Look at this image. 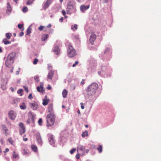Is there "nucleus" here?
I'll use <instances>...</instances> for the list:
<instances>
[{"label": "nucleus", "instance_id": "nucleus-61", "mask_svg": "<svg viewBox=\"0 0 161 161\" xmlns=\"http://www.w3.org/2000/svg\"><path fill=\"white\" fill-rule=\"evenodd\" d=\"M74 37L75 38V39L76 40L79 39V37H78V36H75Z\"/></svg>", "mask_w": 161, "mask_h": 161}, {"label": "nucleus", "instance_id": "nucleus-59", "mask_svg": "<svg viewBox=\"0 0 161 161\" xmlns=\"http://www.w3.org/2000/svg\"><path fill=\"white\" fill-rule=\"evenodd\" d=\"M63 21V17H62L59 19V21L60 22H62Z\"/></svg>", "mask_w": 161, "mask_h": 161}, {"label": "nucleus", "instance_id": "nucleus-39", "mask_svg": "<svg viewBox=\"0 0 161 161\" xmlns=\"http://www.w3.org/2000/svg\"><path fill=\"white\" fill-rule=\"evenodd\" d=\"M34 79L35 80L38 82L39 81V77L38 76H36L34 77Z\"/></svg>", "mask_w": 161, "mask_h": 161}, {"label": "nucleus", "instance_id": "nucleus-10", "mask_svg": "<svg viewBox=\"0 0 161 161\" xmlns=\"http://www.w3.org/2000/svg\"><path fill=\"white\" fill-rule=\"evenodd\" d=\"M85 147L83 146L79 145L77 147V151H79L81 152L82 154H84V150Z\"/></svg>", "mask_w": 161, "mask_h": 161}, {"label": "nucleus", "instance_id": "nucleus-13", "mask_svg": "<svg viewBox=\"0 0 161 161\" xmlns=\"http://www.w3.org/2000/svg\"><path fill=\"white\" fill-rule=\"evenodd\" d=\"M89 7V5L86 6H85L84 5H82L80 6V10L81 11L83 12L88 9Z\"/></svg>", "mask_w": 161, "mask_h": 161}, {"label": "nucleus", "instance_id": "nucleus-21", "mask_svg": "<svg viewBox=\"0 0 161 161\" xmlns=\"http://www.w3.org/2000/svg\"><path fill=\"white\" fill-rule=\"evenodd\" d=\"M67 93L68 92L66 89H64L63 90L62 92V95L63 97L66 98L67 97Z\"/></svg>", "mask_w": 161, "mask_h": 161}, {"label": "nucleus", "instance_id": "nucleus-26", "mask_svg": "<svg viewBox=\"0 0 161 161\" xmlns=\"http://www.w3.org/2000/svg\"><path fill=\"white\" fill-rule=\"evenodd\" d=\"M2 127H3V130L5 131L4 134H5V135L6 136H7L8 134V133L7 132L8 129L6 128L5 125H3Z\"/></svg>", "mask_w": 161, "mask_h": 161}, {"label": "nucleus", "instance_id": "nucleus-25", "mask_svg": "<svg viewBox=\"0 0 161 161\" xmlns=\"http://www.w3.org/2000/svg\"><path fill=\"white\" fill-rule=\"evenodd\" d=\"M32 150L35 152H36L37 151V147L34 145H32L31 146Z\"/></svg>", "mask_w": 161, "mask_h": 161}, {"label": "nucleus", "instance_id": "nucleus-42", "mask_svg": "<svg viewBox=\"0 0 161 161\" xmlns=\"http://www.w3.org/2000/svg\"><path fill=\"white\" fill-rule=\"evenodd\" d=\"M10 33H7L6 34V36L7 37L8 39H10Z\"/></svg>", "mask_w": 161, "mask_h": 161}, {"label": "nucleus", "instance_id": "nucleus-9", "mask_svg": "<svg viewBox=\"0 0 161 161\" xmlns=\"http://www.w3.org/2000/svg\"><path fill=\"white\" fill-rule=\"evenodd\" d=\"M10 54H9L7 57V59L5 61V64L6 66L8 68L10 67Z\"/></svg>", "mask_w": 161, "mask_h": 161}, {"label": "nucleus", "instance_id": "nucleus-46", "mask_svg": "<svg viewBox=\"0 0 161 161\" xmlns=\"http://www.w3.org/2000/svg\"><path fill=\"white\" fill-rule=\"evenodd\" d=\"M1 88L3 90H4L6 89V86L4 85H2Z\"/></svg>", "mask_w": 161, "mask_h": 161}, {"label": "nucleus", "instance_id": "nucleus-60", "mask_svg": "<svg viewBox=\"0 0 161 161\" xmlns=\"http://www.w3.org/2000/svg\"><path fill=\"white\" fill-rule=\"evenodd\" d=\"M19 70L17 71L16 72V75H18L19 74Z\"/></svg>", "mask_w": 161, "mask_h": 161}, {"label": "nucleus", "instance_id": "nucleus-1", "mask_svg": "<svg viewBox=\"0 0 161 161\" xmlns=\"http://www.w3.org/2000/svg\"><path fill=\"white\" fill-rule=\"evenodd\" d=\"M98 88L97 83H93L90 85L87 89V94L89 97L92 96L95 94Z\"/></svg>", "mask_w": 161, "mask_h": 161}, {"label": "nucleus", "instance_id": "nucleus-14", "mask_svg": "<svg viewBox=\"0 0 161 161\" xmlns=\"http://www.w3.org/2000/svg\"><path fill=\"white\" fill-rule=\"evenodd\" d=\"M36 139L38 143L41 145H42V142L41 136L40 134L37 135H36Z\"/></svg>", "mask_w": 161, "mask_h": 161}, {"label": "nucleus", "instance_id": "nucleus-44", "mask_svg": "<svg viewBox=\"0 0 161 161\" xmlns=\"http://www.w3.org/2000/svg\"><path fill=\"white\" fill-rule=\"evenodd\" d=\"M28 98L29 99H32L33 98V97L31 93H30L29 94L28 96Z\"/></svg>", "mask_w": 161, "mask_h": 161}, {"label": "nucleus", "instance_id": "nucleus-18", "mask_svg": "<svg viewBox=\"0 0 161 161\" xmlns=\"http://www.w3.org/2000/svg\"><path fill=\"white\" fill-rule=\"evenodd\" d=\"M16 117V113L14 111H11V119H14Z\"/></svg>", "mask_w": 161, "mask_h": 161}, {"label": "nucleus", "instance_id": "nucleus-33", "mask_svg": "<svg viewBox=\"0 0 161 161\" xmlns=\"http://www.w3.org/2000/svg\"><path fill=\"white\" fill-rule=\"evenodd\" d=\"M34 2V0H28L26 3V4L28 5H30L32 4Z\"/></svg>", "mask_w": 161, "mask_h": 161}, {"label": "nucleus", "instance_id": "nucleus-55", "mask_svg": "<svg viewBox=\"0 0 161 161\" xmlns=\"http://www.w3.org/2000/svg\"><path fill=\"white\" fill-rule=\"evenodd\" d=\"M74 27L75 29H77V25L76 24L74 25Z\"/></svg>", "mask_w": 161, "mask_h": 161}, {"label": "nucleus", "instance_id": "nucleus-54", "mask_svg": "<svg viewBox=\"0 0 161 161\" xmlns=\"http://www.w3.org/2000/svg\"><path fill=\"white\" fill-rule=\"evenodd\" d=\"M51 87L50 85H49L47 87V89L48 90H51Z\"/></svg>", "mask_w": 161, "mask_h": 161}, {"label": "nucleus", "instance_id": "nucleus-62", "mask_svg": "<svg viewBox=\"0 0 161 161\" xmlns=\"http://www.w3.org/2000/svg\"><path fill=\"white\" fill-rule=\"evenodd\" d=\"M14 2L16 4H17L18 2V0H13Z\"/></svg>", "mask_w": 161, "mask_h": 161}, {"label": "nucleus", "instance_id": "nucleus-35", "mask_svg": "<svg viewBox=\"0 0 161 161\" xmlns=\"http://www.w3.org/2000/svg\"><path fill=\"white\" fill-rule=\"evenodd\" d=\"M42 118H40L38 121V123L40 125H42Z\"/></svg>", "mask_w": 161, "mask_h": 161}, {"label": "nucleus", "instance_id": "nucleus-38", "mask_svg": "<svg viewBox=\"0 0 161 161\" xmlns=\"http://www.w3.org/2000/svg\"><path fill=\"white\" fill-rule=\"evenodd\" d=\"M38 61V60L37 58H35L33 62V63L34 64H36L37 62Z\"/></svg>", "mask_w": 161, "mask_h": 161}, {"label": "nucleus", "instance_id": "nucleus-27", "mask_svg": "<svg viewBox=\"0 0 161 161\" xmlns=\"http://www.w3.org/2000/svg\"><path fill=\"white\" fill-rule=\"evenodd\" d=\"M82 137H84L85 136H88V133L87 130H86L84 132H83L81 134Z\"/></svg>", "mask_w": 161, "mask_h": 161}, {"label": "nucleus", "instance_id": "nucleus-64", "mask_svg": "<svg viewBox=\"0 0 161 161\" xmlns=\"http://www.w3.org/2000/svg\"><path fill=\"white\" fill-rule=\"evenodd\" d=\"M5 158L7 159L8 161H9V158H8L5 157Z\"/></svg>", "mask_w": 161, "mask_h": 161}, {"label": "nucleus", "instance_id": "nucleus-16", "mask_svg": "<svg viewBox=\"0 0 161 161\" xmlns=\"http://www.w3.org/2000/svg\"><path fill=\"white\" fill-rule=\"evenodd\" d=\"M48 112L49 114H53V105L52 104H50L48 106Z\"/></svg>", "mask_w": 161, "mask_h": 161}, {"label": "nucleus", "instance_id": "nucleus-8", "mask_svg": "<svg viewBox=\"0 0 161 161\" xmlns=\"http://www.w3.org/2000/svg\"><path fill=\"white\" fill-rule=\"evenodd\" d=\"M53 2V0H47V1L44 3L43 6V8L44 9H46L48 7L49 5L52 3Z\"/></svg>", "mask_w": 161, "mask_h": 161}, {"label": "nucleus", "instance_id": "nucleus-23", "mask_svg": "<svg viewBox=\"0 0 161 161\" xmlns=\"http://www.w3.org/2000/svg\"><path fill=\"white\" fill-rule=\"evenodd\" d=\"M97 150L99 153H101L103 150V146L102 145H99L97 148Z\"/></svg>", "mask_w": 161, "mask_h": 161}, {"label": "nucleus", "instance_id": "nucleus-49", "mask_svg": "<svg viewBox=\"0 0 161 161\" xmlns=\"http://www.w3.org/2000/svg\"><path fill=\"white\" fill-rule=\"evenodd\" d=\"M24 35V32L23 31H22L20 33L19 35V36L20 37H21V36H23Z\"/></svg>", "mask_w": 161, "mask_h": 161}, {"label": "nucleus", "instance_id": "nucleus-58", "mask_svg": "<svg viewBox=\"0 0 161 161\" xmlns=\"http://www.w3.org/2000/svg\"><path fill=\"white\" fill-rule=\"evenodd\" d=\"M51 27V25L50 24H49L47 25V27L48 28H50Z\"/></svg>", "mask_w": 161, "mask_h": 161}, {"label": "nucleus", "instance_id": "nucleus-30", "mask_svg": "<svg viewBox=\"0 0 161 161\" xmlns=\"http://www.w3.org/2000/svg\"><path fill=\"white\" fill-rule=\"evenodd\" d=\"M2 42H3L5 45L10 43V41H8L6 39H3L2 41Z\"/></svg>", "mask_w": 161, "mask_h": 161}, {"label": "nucleus", "instance_id": "nucleus-50", "mask_svg": "<svg viewBox=\"0 0 161 161\" xmlns=\"http://www.w3.org/2000/svg\"><path fill=\"white\" fill-rule=\"evenodd\" d=\"M76 158L77 159H78L80 158V155L79 154H77L76 155Z\"/></svg>", "mask_w": 161, "mask_h": 161}, {"label": "nucleus", "instance_id": "nucleus-43", "mask_svg": "<svg viewBox=\"0 0 161 161\" xmlns=\"http://www.w3.org/2000/svg\"><path fill=\"white\" fill-rule=\"evenodd\" d=\"M12 54H13L14 55V56L12 57L11 56V58H10L11 60L13 58H14L15 57V55H16L15 53H12Z\"/></svg>", "mask_w": 161, "mask_h": 161}, {"label": "nucleus", "instance_id": "nucleus-32", "mask_svg": "<svg viewBox=\"0 0 161 161\" xmlns=\"http://www.w3.org/2000/svg\"><path fill=\"white\" fill-rule=\"evenodd\" d=\"M31 32V29L30 27H29L27 30V33L26 35H29Z\"/></svg>", "mask_w": 161, "mask_h": 161}, {"label": "nucleus", "instance_id": "nucleus-56", "mask_svg": "<svg viewBox=\"0 0 161 161\" xmlns=\"http://www.w3.org/2000/svg\"><path fill=\"white\" fill-rule=\"evenodd\" d=\"M30 119H28L26 121V123L27 124H29L30 122Z\"/></svg>", "mask_w": 161, "mask_h": 161}, {"label": "nucleus", "instance_id": "nucleus-4", "mask_svg": "<svg viewBox=\"0 0 161 161\" xmlns=\"http://www.w3.org/2000/svg\"><path fill=\"white\" fill-rule=\"evenodd\" d=\"M66 11L67 14H71L76 11V8L73 5L69 3L68 4Z\"/></svg>", "mask_w": 161, "mask_h": 161}, {"label": "nucleus", "instance_id": "nucleus-52", "mask_svg": "<svg viewBox=\"0 0 161 161\" xmlns=\"http://www.w3.org/2000/svg\"><path fill=\"white\" fill-rule=\"evenodd\" d=\"M81 104V108L82 109H83L84 108V106H83V103H80Z\"/></svg>", "mask_w": 161, "mask_h": 161}, {"label": "nucleus", "instance_id": "nucleus-45", "mask_svg": "<svg viewBox=\"0 0 161 161\" xmlns=\"http://www.w3.org/2000/svg\"><path fill=\"white\" fill-rule=\"evenodd\" d=\"M85 80L83 79L82 80V81L80 82V85L83 86L85 84Z\"/></svg>", "mask_w": 161, "mask_h": 161}, {"label": "nucleus", "instance_id": "nucleus-19", "mask_svg": "<svg viewBox=\"0 0 161 161\" xmlns=\"http://www.w3.org/2000/svg\"><path fill=\"white\" fill-rule=\"evenodd\" d=\"M53 51L57 55L60 52L59 47L58 46H55Z\"/></svg>", "mask_w": 161, "mask_h": 161}, {"label": "nucleus", "instance_id": "nucleus-41", "mask_svg": "<svg viewBox=\"0 0 161 161\" xmlns=\"http://www.w3.org/2000/svg\"><path fill=\"white\" fill-rule=\"evenodd\" d=\"M79 62L78 61H76L74 64L72 65L73 67H75L76 65L78 64Z\"/></svg>", "mask_w": 161, "mask_h": 161}, {"label": "nucleus", "instance_id": "nucleus-22", "mask_svg": "<svg viewBox=\"0 0 161 161\" xmlns=\"http://www.w3.org/2000/svg\"><path fill=\"white\" fill-rule=\"evenodd\" d=\"M48 35L47 34H44L42 37V41H45L48 37Z\"/></svg>", "mask_w": 161, "mask_h": 161}, {"label": "nucleus", "instance_id": "nucleus-2", "mask_svg": "<svg viewBox=\"0 0 161 161\" xmlns=\"http://www.w3.org/2000/svg\"><path fill=\"white\" fill-rule=\"evenodd\" d=\"M55 117L54 114H47L46 119L47 126L51 127L53 125L55 122Z\"/></svg>", "mask_w": 161, "mask_h": 161}, {"label": "nucleus", "instance_id": "nucleus-63", "mask_svg": "<svg viewBox=\"0 0 161 161\" xmlns=\"http://www.w3.org/2000/svg\"><path fill=\"white\" fill-rule=\"evenodd\" d=\"M89 150L88 149H87L86 150V153H88L89 152Z\"/></svg>", "mask_w": 161, "mask_h": 161}, {"label": "nucleus", "instance_id": "nucleus-7", "mask_svg": "<svg viewBox=\"0 0 161 161\" xmlns=\"http://www.w3.org/2000/svg\"><path fill=\"white\" fill-rule=\"evenodd\" d=\"M96 38V35L93 33H92L90 36L89 41L92 44H93V42L95 40Z\"/></svg>", "mask_w": 161, "mask_h": 161}, {"label": "nucleus", "instance_id": "nucleus-12", "mask_svg": "<svg viewBox=\"0 0 161 161\" xmlns=\"http://www.w3.org/2000/svg\"><path fill=\"white\" fill-rule=\"evenodd\" d=\"M13 153H14L12 156V159L13 161H15L19 159V156L18 153L15 151H14Z\"/></svg>", "mask_w": 161, "mask_h": 161}, {"label": "nucleus", "instance_id": "nucleus-48", "mask_svg": "<svg viewBox=\"0 0 161 161\" xmlns=\"http://www.w3.org/2000/svg\"><path fill=\"white\" fill-rule=\"evenodd\" d=\"M62 14L64 16H65V15L66 13L64 10H62Z\"/></svg>", "mask_w": 161, "mask_h": 161}, {"label": "nucleus", "instance_id": "nucleus-5", "mask_svg": "<svg viewBox=\"0 0 161 161\" xmlns=\"http://www.w3.org/2000/svg\"><path fill=\"white\" fill-rule=\"evenodd\" d=\"M19 133L21 135H22L25 132V127L22 123H20L19 124Z\"/></svg>", "mask_w": 161, "mask_h": 161}, {"label": "nucleus", "instance_id": "nucleus-53", "mask_svg": "<svg viewBox=\"0 0 161 161\" xmlns=\"http://www.w3.org/2000/svg\"><path fill=\"white\" fill-rule=\"evenodd\" d=\"M9 150V149L8 148H6V149H5V151H4V153H5L6 152H8Z\"/></svg>", "mask_w": 161, "mask_h": 161}, {"label": "nucleus", "instance_id": "nucleus-47", "mask_svg": "<svg viewBox=\"0 0 161 161\" xmlns=\"http://www.w3.org/2000/svg\"><path fill=\"white\" fill-rule=\"evenodd\" d=\"M23 87L25 89V91L26 92H27V93L28 92V88L26 87H25V86H24Z\"/></svg>", "mask_w": 161, "mask_h": 161}, {"label": "nucleus", "instance_id": "nucleus-37", "mask_svg": "<svg viewBox=\"0 0 161 161\" xmlns=\"http://www.w3.org/2000/svg\"><path fill=\"white\" fill-rule=\"evenodd\" d=\"M44 28H46V27L45 26H41L38 28V29L40 31H42Z\"/></svg>", "mask_w": 161, "mask_h": 161}, {"label": "nucleus", "instance_id": "nucleus-57", "mask_svg": "<svg viewBox=\"0 0 161 161\" xmlns=\"http://www.w3.org/2000/svg\"><path fill=\"white\" fill-rule=\"evenodd\" d=\"M104 3H107L108 0H102Z\"/></svg>", "mask_w": 161, "mask_h": 161}, {"label": "nucleus", "instance_id": "nucleus-24", "mask_svg": "<svg viewBox=\"0 0 161 161\" xmlns=\"http://www.w3.org/2000/svg\"><path fill=\"white\" fill-rule=\"evenodd\" d=\"M43 101V105L44 106H46L48 104V102L49 101V100L48 99H44Z\"/></svg>", "mask_w": 161, "mask_h": 161}, {"label": "nucleus", "instance_id": "nucleus-3", "mask_svg": "<svg viewBox=\"0 0 161 161\" xmlns=\"http://www.w3.org/2000/svg\"><path fill=\"white\" fill-rule=\"evenodd\" d=\"M67 56L69 58H71L75 56L76 52L73 46L69 45L68 48L67 50Z\"/></svg>", "mask_w": 161, "mask_h": 161}, {"label": "nucleus", "instance_id": "nucleus-20", "mask_svg": "<svg viewBox=\"0 0 161 161\" xmlns=\"http://www.w3.org/2000/svg\"><path fill=\"white\" fill-rule=\"evenodd\" d=\"M7 4V9L6 10V13L8 15L10 13V5L9 2H8Z\"/></svg>", "mask_w": 161, "mask_h": 161}, {"label": "nucleus", "instance_id": "nucleus-11", "mask_svg": "<svg viewBox=\"0 0 161 161\" xmlns=\"http://www.w3.org/2000/svg\"><path fill=\"white\" fill-rule=\"evenodd\" d=\"M30 104L31 108L33 110H36L37 109L38 105L36 102H34L33 103H30Z\"/></svg>", "mask_w": 161, "mask_h": 161}, {"label": "nucleus", "instance_id": "nucleus-36", "mask_svg": "<svg viewBox=\"0 0 161 161\" xmlns=\"http://www.w3.org/2000/svg\"><path fill=\"white\" fill-rule=\"evenodd\" d=\"M23 154L25 155H28V153L27 152V150H25V149H23Z\"/></svg>", "mask_w": 161, "mask_h": 161}, {"label": "nucleus", "instance_id": "nucleus-34", "mask_svg": "<svg viewBox=\"0 0 161 161\" xmlns=\"http://www.w3.org/2000/svg\"><path fill=\"white\" fill-rule=\"evenodd\" d=\"M28 10V8L26 7H24L22 8V11L24 12H26Z\"/></svg>", "mask_w": 161, "mask_h": 161}, {"label": "nucleus", "instance_id": "nucleus-17", "mask_svg": "<svg viewBox=\"0 0 161 161\" xmlns=\"http://www.w3.org/2000/svg\"><path fill=\"white\" fill-rule=\"evenodd\" d=\"M53 72L52 71H49L47 76V79L52 80L53 77Z\"/></svg>", "mask_w": 161, "mask_h": 161}, {"label": "nucleus", "instance_id": "nucleus-6", "mask_svg": "<svg viewBox=\"0 0 161 161\" xmlns=\"http://www.w3.org/2000/svg\"><path fill=\"white\" fill-rule=\"evenodd\" d=\"M37 90L40 92L42 93L44 91L45 89L43 87V82L40 83V86L37 87Z\"/></svg>", "mask_w": 161, "mask_h": 161}, {"label": "nucleus", "instance_id": "nucleus-51", "mask_svg": "<svg viewBox=\"0 0 161 161\" xmlns=\"http://www.w3.org/2000/svg\"><path fill=\"white\" fill-rule=\"evenodd\" d=\"M25 136L24 135L23 137V139L24 141L25 142V141H26L28 140V139L27 138H25Z\"/></svg>", "mask_w": 161, "mask_h": 161}, {"label": "nucleus", "instance_id": "nucleus-29", "mask_svg": "<svg viewBox=\"0 0 161 161\" xmlns=\"http://www.w3.org/2000/svg\"><path fill=\"white\" fill-rule=\"evenodd\" d=\"M18 27L22 31H23L24 30V28L23 27V24H18Z\"/></svg>", "mask_w": 161, "mask_h": 161}, {"label": "nucleus", "instance_id": "nucleus-28", "mask_svg": "<svg viewBox=\"0 0 161 161\" xmlns=\"http://www.w3.org/2000/svg\"><path fill=\"white\" fill-rule=\"evenodd\" d=\"M20 108L22 109H25L26 108V106L25 105V103H22L21 105L20 106Z\"/></svg>", "mask_w": 161, "mask_h": 161}, {"label": "nucleus", "instance_id": "nucleus-15", "mask_svg": "<svg viewBox=\"0 0 161 161\" xmlns=\"http://www.w3.org/2000/svg\"><path fill=\"white\" fill-rule=\"evenodd\" d=\"M49 141L51 145H53L55 143V142L53 136L51 135L49 138Z\"/></svg>", "mask_w": 161, "mask_h": 161}, {"label": "nucleus", "instance_id": "nucleus-40", "mask_svg": "<svg viewBox=\"0 0 161 161\" xmlns=\"http://www.w3.org/2000/svg\"><path fill=\"white\" fill-rule=\"evenodd\" d=\"M76 149L75 148H73L72 149H71L70 151V153L71 154H72L73 153H74V152L76 150Z\"/></svg>", "mask_w": 161, "mask_h": 161}, {"label": "nucleus", "instance_id": "nucleus-31", "mask_svg": "<svg viewBox=\"0 0 161 161\" xmlns=\"http://www.w3.org/2000/svg\"><path fill=\"white\" fill-rule=\"evenodd\" d=\"M23 91L22 89H19L18 91H17V93L19 94V95L20 96H21L22 95V93L23 92Z\"/></svg>", "mask_w": 161, "mask_h": 161}]
</instances>
